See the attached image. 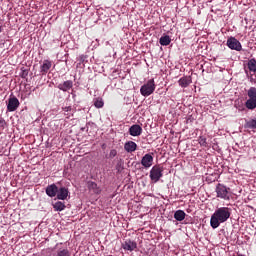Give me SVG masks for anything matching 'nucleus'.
Returning <instances> with one entry per match:
<instances>
[{
	"label": "nucleus",
	"instance_id": "dca6fc26",
	"mask_svg": "<svg viewBox=\"0 0 256 256\" xmlns=\"http://www.w3.org/2000/svg\"><path fill=\"white\" fill-rule=\"evenodd\" d=\"M159 43L163 47H167V45L171 44V37H169V35L162 36L159 40Z\"/></svg>",
	"mask_w": 256,
	"mask_h": 256
},
{
	"label": "nucleus",
	"instance_id": "0eeeda50",
	"mask_svg": "<svg viewBox=\"0 0 256 256\" xmlns=\"http://www.w3.org/2000/svg\"><path fill=\"white\" fill-rule=\"evenodd\" d=\"M129 133L132 137H139L143 133V128L139 124H134L129 128Z\"/></svg>",
	"mask_w": 256,
	"mask_h": 256
},
{
	"label": "nucleus",
	"instance_id": "2f4dec72",
	"mask_svg": "<svg viewBox=\"0 0 256 256\" xmlns=\"http://www.w3.org/2000/svg\"><path fill=\"white\" fill-rule=\"evenodd\" d=\"M3 31V29L1 28V26H0V33Z\"/></svg>",
	"mask_w": 256,
	"mask_h": 256
},
{
	"label": "nucleus",
	"instance_id": "aec40b11",
	"mask_svg": "<svg viewBox=\"0 0 256 256\" xmlns=\"http://www.w3.org/2000/svg\"><path fill=\"white\" fill-rule=\"evenodd\" d=\"M105 105V102L103 101V98H96L94 99V106L96 109H103Z\"/></svg>",
	"mask_w": 256,
	"mask_h": 256
},
{
	"label": "nucleus",
	"instance_id": "f3484780",
	"mask_svg": "<svg viewBox=\"0 0 256 256\" xmlns=\"http://www.w3.org/2000/svg\"><path fill=\"white\" fill-rule=\"evenodd\" d=\"M185 211L183 210H177L175 213H174V219H176V221H183L185 220Z\"/></svg>",
	"mask_w": 256,
	"mask_h": 256
},
{
	"label": "nucleus",
	"instance_id": "7c9ffc66",
	"mask_svg": "<svg viewBox=\"0 0 256 256\" xmlns=\"http://www.w3.org/2000/svg\"><path fill=\"white\" fill-rule=\"evenodd\" d=\"M27 75H29V71L22 70V73H21L20 77H22V79H26Z\"/></svg>",
	"mask_w": 256,
	"mask_h": 256
},
{
	"label": "nucleus",
	"instance_id": "9b49d317",
	"mask_svg": "<svg viewBox=\"0 0 256 256\" xmlns=\"http://www.w3.org/2000/svg\"><path fill=\"white\" fill-rule=\"evenodd\" d=\"M56 195H57V199H60L61 201H65V199L69 197V189L65 187H61L60 189H58Z\"/></svg>",
	"mask_w": 256,
	"mask_h": 256
},
{
	"label": "nucleus",
	"instance_id": "a878e982",
	"mask_svg": "<svg viewBox=\"0 0 256 256\" xmlns=\"http://www.w3.org/2000/svg\"><path fill=\"white\" fill-rule=\"evenodd\" d=\"M247 129H256L255 119L246 122Z\"/></svg>",
	"mask_w": 256,
	"mask_h": 256
},
{
	"label": "nucleus",
	"instance_id": "6ab92c4d",
	"mask_svg": "<svg viewBox=\"0 0 256 256\" xmlns=\"http://www.w3.org/2000/svg\"><path fill=\"white\" fill-rule=\"evenodd\" d=\"M248 69L251 73H256V60L255 59H250L248 61Z\"/></svg>",
	"mask_w": 256,
	"mask_h": 256
},
{
	"label": "nucleus",
	"instance_id": "4be33fe9",
	"mask_svg": "<svg viewBox=\"0 0 256 256\" xmlns=\"http://www.w3.org/2000/svg\"><path fill=\"white\" fill-rule=\"evenodd\" d=\"M198 143L201 147H209V144L207 143V138L205 136H200L198 138Z\"/></svg>",
	"mask_w": 256,
	"mask_h": 256
},
{
	"label": "nucleus",
	"instance_id": "20e7f679",
	"mask_svg": "<svg viewBox=\"0 0 256 256\" xmlns=\"http://www.w3.org/2000/svg\"><path fill=\"white\" fill-rule=\"evenodd\" d=\"M163 177V168L160 166H154L150 171V179L154 183H157L159 179Z\"/></svg>",
	"mask_w": 256,
	"mask_h": 256
},
{
	"label": "nucleus",
	"instance_id": "bb28decb",
	"mask_svg": "<svg viewBox=\"0 0 256 256\" xmlns=\"http://www.w3.org/2000/svg\"><path fill=\"white\" fill-rule=\"evenodd\" d=\"M141 161H153V153L145 154Z\"/></svg>",
	"mask_w": 256,
	"mask_h": 256
},
{
	"label": "nucleus",
	"instance_id": "7ed1b4c3",
	"mask_svg": "<svg viewBox=\"0 0 256 256\" xmlns=\"http://www.w3.org/2000/svg\"><path fill=\"white\" fill-rule=\"evenodd\" d=\"M229 191H231V189L223 184H218L216 186L217 197L220 199L229 200Z\"/></svg>",
	"mask_w": 256,
	"mask_h": 256
},
{
	"label": "nucleus",
	"instance_id": "f8f14e48",
	"mask_svg": "<svg viewBox=\"0 0 256 256\" xmlns=\"http://www.w3.org/2000/svg\"><path fill=\"white\" fill-rule=\"evenodd\" d=\"M58 89L60 91H64V92H67L70 89H73V81H71V80L64 81L63 83L58 85Z\"/></svg>",
	"mask_w": 256,
	"mask_h": 256
},
{
	"label": "nucleus",
	"instance_id": "a211bd4d",
	"mask_svg": "<svg viewBox=\"0 0 256 256\" xmlns=\"http://www.w3.org/2000/svg\"><path fill=\"white\" fill-rule=\"evenodd\" d=\"M246 107L250 110L256 109V99L254 98H249L246 103Z\"/></svg>",
	"mask_w": 256,
	"mask_h": 256
},
{
	"label": "nucleus",
	"instance_id": "f03ea898",
	"mask_svg": "<svg viewBox=\"0 0 256 256\" xmlns=\"http://www.w3.org/2000/svg\"><path fill=\"white\" fill-rule=\"evenodd\" d=\"M155 89H156L155 80L150 79L141 86L140 93L143 97H149V95H153V93H155Z\"/></svg>",
	"mask_w": 256,
	"mask_h": 256
},
{
	"label": "nucleus",
	"instance_id": "6e6552de",
	"mask_svg": "<svg viewBox=\"0 0 256 256\" xmlns=\"http://www.w3.org/2000/svg\"><path fill=\"white\" fill-rule=\"evenodd\" d=\"M51 67H53V63L50 60H44L40 66V73H42V75H47Z\"/></svg>",
	"mask_w": 256,
	"mask_h": 256
},
{
	"label": "nucleus",
	"instance_id": "423d86ee",
	"mask_svg": "<svg viewBox=\"0 0 256 256\" xmlns=\"http://www.w3.org/2000/svg\"><path fill=\"white\" fill-rule=\"evenodd\" d=\"M18 108H19V99H17V97L9 98L8 105H7L8 111L10 112L17 111Z\"/></svg>",
	"mask_w": 256,
	"mask_h": 256
},
{
	"label": "nucleus",
	"instance_id": "b1692460",
	"mask_svg": "<svg viewBox=\"0 0 256 256\" xmlns=\"http://www.w3.org/2000/svg\"><path fill=\"white\" fill-rule=\"evenodd\" d=\"M53 208L55 209V211H63L65 209V203H63V202H56L53 205Z\"/></svg>",
	"mask_w": 256,
	"mask_h": 256
},
{
	"label": "nucleus",
	"instance_id": "c756f323",
	"mask_svg": "<svg viewBox=\"0 0 256 256\" xmlns=\"http://www.w3.org/2000/svg\"><path fill=\"white\" fill-rule=\"evenodd\" d=\"M141 164L143 165V167L149 168L151 167V161H142Z\"/></svg>",
	"mask_w": 256,
	"mask_h": 256
},
{
	"label": "nucleus",
	"instance_id": "f257e3e1",
	"mask_svg": "<svg viewBox=\"0 0 256 256\" xmlns=\"http://www.w3.org/2000/svg\"><path fill=\"white\" fill-rule=\"evenodd\" d=\"M231 217V208L221 207L215 210L210 219L212 229H217L221 223H225Z\"/></svg>",
	"mask_w": 256,
	"mask_h": 256
},
{
	"label": "nucleus",
	"instance_id": "393cba45",
	"mask_svg": "<svg viewBox=\"0 0 256 256\" xmlns=\"http://www.w3.org/2000/svg\"><path fill=\"white\" fill-rule=\"evenodd\" d=\"M57 256H71L68 249H60L57 252Z\"/></svg>",
	"mask_w": 256,
	"mask_h": 256
},
{
	"label": "nucleus",
	"instance_id": "2eb2a0df",
	"mask_svg": "<svg viewBox=\"0 0 256 256\" xmlns=\"http://www.w3.org/2000/svg\"><path fill=\"white\" fill-rule=\"evenodd\" d=\"M87 187H88L89 191H92L96 195H99V193H101V188H99V186H97V183H95L93 181H88Z\"/></svg>",
	"mask_w": 256,
	"mask_h": 256
},
{
	"label": "nucleus",
	"instance_id": "ddd939ff",
	"mask_svg": "<svg viewBox=\"0 0 256 256\" xmlns=\"http://www.w3.org/2000/svg\"><path fill=\"white\" fill-rule=\"evenodd\" d=\"M124 150L127 153H133L134 151H137V143L133 141H128L124 144Z\"/></svg>",
	"mask_w": 256,
	"mask_h": 256
},
{
	"label": "nucleus",
	"instance_id": "cd10ccee",
	"mask_svg": "<svg viewBox=\"0 0 256 256\" xmlns=\"http://www.w3.org/2000/svg\"><path fill=\"white\" fill-rule=\"evenodd\" d=\"M5 125H7V122H5L3 117H0V129H5Z\"/></svg>",
	"mask_w": 256,
	"mask_h": 256
},
{
	"label": "nucleus",
	"instance_id": "5701e85b",
	"mask_svg": "<svg viewBox=\"0 0 256 256\" xmlns=\"http://www.w3.org/2000/svg\"><path fill=\"white\" fill-rule=\"evenodd\" d=\"M63 111L65 112V115H68V117L73 116V113H75V109H73L71 106L64 107Z\"/></svg>",
	"mask_w": 256,
	"mask_h": 256
},
{
	"label": "nucleus",
	"instance_id": "9d476101",
	"mask_svg": "<svg viewBox=\"0 0 256 256\" xmlns=\"http://www.w3.org/2000/svg\"><path fill=\"white\" fill-rule=\"evenodd\" d=\"M122 248L125 251H135L137 249V242L135 241H131V240H126L123 244H122Z\"/></svg>",
	"mask_w": 256,
	"mask_h": 256
},
{
	"label": "nucleus",
	"instance_id": "1a4fd4ad",
	"mask_svg": "<svg viewBox=\"0 0 256 256\" xmlns=\"http://www.w3.org/2000/svg\"><path fill=\"white\" fill-rule=\"evenodd\" d=\"M192 83H193V80L191 79V76H183L178 80V85L183 89L189 87V85Z\"/></svg>",
	"mask_w": 256,
	"mask_h": 256
},
{
	"label": "nucleus",
	"instance_id": "412c9836",
	"mask_svg": "<svg viewBox=\"0 0 256 256\" xmlns=\"http://www.w3.org/2000/svg\"><path fill=\"white\" fill-rule=\"evenodd\" d=\"M247 95L249 99H256V87H250L248 89Z\"/></svg>",
	"mask_w": 256,
	"mask_h": 256
},
{
	"label": "nucleus",
	"instance_id": "c85d7f7f",
	"mask_svg": "<svg viewBox=\"0 0 256 256\" xmlns=\"http://www.w3.org/2000/svg\"><path fill=\"white\" fill-rule=\"evenodd\" d=\"M110 159H113V157H117V150L113 149L109 153Z\"/></svg>",
	"mask_w": 256,
	"mask_h": 256
},
{
	"label": "nucleus",
	"instance_id": "39448f33",
	"mask_svg": "<svg viewBox=\"0 0 256 256\" xmlns=\"http://www.w3.org/2000/svg\"><path fill=\"white\" fill-rule=\"evenodd\" d=\"M226 45L232 51H242V49H243V46L241 45V42H239V40H237V38H235V37L228 38L227 42H226Z\"/></svg>",
	"mask_w": 256,
	"mask_h": 256
},
{
	"label": "nucleus",
	"instance_id": "4468645a",
	"mask_svg": "<svg viewBox=\"0 0 256 256\" xmlns=\"http://www.w3.org/2000/svg\"><path fill=\"white\" fill-rule=\"evenodd\" d=\"M58 191L59 188L55 184L49 185L46 188V194L48 195V197H55Z\"/></svg>",
	"mask_w": 256,
	"mask_h": 256
}]
</instances>
